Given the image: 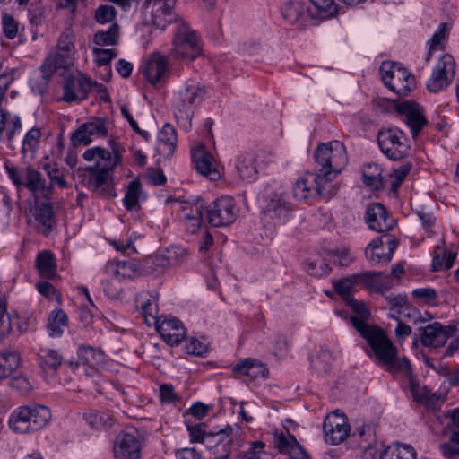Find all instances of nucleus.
<instances>
[{
	"mask_svg": "<svg viewBox=\"0 0 459 459\" xmlns=\"http://www.w3.org/2000/svg\"><path fill=\"white\" fill-rule=\"evenodd\" d=\"M205 94L204 86L195 79H188L176 91L173 98L174 115L184 130L191 129L195 110L201 105Z\"/></svg>",
	"mask_w": 459,
	"mask_h": 459,
	"instance_id": "obj_1",
	"label": "nucleus"
},
{
	"mask_svg": "<svg viewBox=\"0 0 459 459\" xmlns=\"http://www.w3.org/2000/svg\"><path fill=\"white\" fill-rule=\"evenodd\" d=\"M353 326L367 341L380 363L391 362L397 350L385 333L378 326L368 325L356 316L351 318Z\"/></svg>",
	"mask_w": 459,
	"mask_h": 459,
	"instance_id": "obj_2",
	"label": "nucleus"
},
{
	"mask_svg": "<svg viewBox=\"0 0 459 459\" xmlns=\"http://www.w3.org/2000/svg\"><path fill=\"white\" fill-rule=\"evenodd\" d=\"M201 52L202 45L197 33L184 19L176 20L170 56L175 59L193 60L200 56Z\"/></svg>",
	"mask_w": 459,
	"mask_h": 459,
	"instance_id": "obj_3",
	"label": "nucleus"
},
{
	"mask_svg": "<svg viewBox=\"0 0 459 459\" xmlns=\"http://www.w3.org/2000/svg\"><path fill=\"white\" fill-rule=\"evenodd\" d=\"M75 52V35L71 28H66L43 63L54 73L59 69L67 70L74 65Z\"/></svg>",
	"mask_w": 459,
	"mask_h": 459,
	"instance_id": "obj_4",
	"label": "nucleus"
},
{
	"mask_svg": "<svg viewBox=\"0 0 459 459\" xmlns=\"http://www.w3.org/2000/svg\"><path fill=\"white\" fill-rule=\"evenodd\" d=\"M314 156L317 169H325L326 175L341 173L348 162L345 146L340 141L320 144Z\"/></svg>",
	"mask_w": 459,
	"mask_h": 459,
	"instance_id": "obj_5",
	"label": "nucleus"
},
{
	"mask_svg": "<svg viewBox=\"0 0 459 459\" xmlns=\"http://www.w3.org/2000/svg\"><path fill=\"white\" fill-rule=\"evenodd\" d=\"M377 143L383 154L392 160H399L409 155L411 143L398 127L382 128L377 134Z\"/></svg>",
	"mask_w": 459,
	"mask_h": 459,
	"instance_id": "obj_6",
	"label": "nucleus"
},
{
	"mask_svg": "<svg viewBox=\"0 0 459 459\" xmlns=\"http://www.w3.org/2000/svg\"><path fill=\"white\" fill-rule=\"evenodd\" d=\"M380 74L384 84L399 96H407L416 86L412 74L393 62H383Z\"/></svg>",
	"mask_w": 459,
	"mask_h": 459,
	"instance_id": "obj_7",
	"label": "nucleus"
},
{
	"mask_svg": "<svg viewBox=\"0 0 459 459\" xmlns=\"http://www.w3.org/2000/svg\"><path fill=\"white\" fill-rule=\"evenodd\" d=\"M206 220L213 227H225L236 221L237 211L232 197L221 196L204 208Z\"/></svg>",
	"mask_w": 459,
	"mask_h": 459,
	"instance_id": "obj_8",
	"label": "nucleus"
},
{
	"mask_svg": "<svg viewBox=\"0 0 459 459\" xmlns=\"http://www.w3.org/2000/svg\"><path fill=\"white\" fill-rule=\"evenodd\" d=\"M458 329L455 325H445L435 321L420 328V342L429 351L444 347L448 339L456 335Z\"/></svg>",
	"mask_w": 459,
	"mask_h": 459,
	"instance_id": "obj_9",
	"label": "nucleus"
},
{
	"mask_svg": "<svg viewBox=\"0 0 459 459\" xmlns=\"http://www.w3.org/2000/svg\"><path fill=\"white\" fill-rule=\"evenodd\" d=\"M177 0H144L143 8L145 16L150 15V22L156 28L164 30L169 23L174 22L178 17L173 13Z\"/></svg>",
	"mask_w": 459,
	"mask_h": 459,
	"instance_id": "obj_10",
	"label": "nucleus"
},
{
	"mask_svg": "<svg viewBox=\"0 0 459 459\" xmlns=\"http://www.w3.org/2000/svg\"><path fill=\"white\" fill-rule=\"evenodd\" d=\"M455 75V61L449 54L443 55L433 68L430 78L427 82V89L430 92H438L447 88Z\"/></svg>",
	"mask_w": 459,
	"mask_h": 459,
	"instance_id": "obj_11",
	"label": "nucleus"
},
{
	"mask_svg": "<svg viewBox=\"0 0 459 459\" xmlns=\"http://www.w3.org/2000/svg\"><path fill=\"white\" fill-rule=\"evenodd\" d=\"M30 212L34 219L38 232L48 236L55 230V213L53 205L48 200H42L39 195H35L33 203L30 204Z\"/></svg>",
	"mask_w": 459,
	"mask_h": 459,
	"instance_id": "obj_12",
	"label": "nucleus"
},
{
	"mask_svg": "<svg viewBox=\"0 0 459 459\" xmlns=\"http://www.w3.org/2000/svg\"><path fill=\"white\" fill-rule=\"evenodd\" d=\"M240 433V428L238 424H227L223 428L210 430L208 437L205 438L206 447L209 450L215 449L214 455L220 453L231 454V445L234 438L238 437Z\"/></svg>",
	"mask_w": 459,
	"mask_h": 459,
	"instance_id": "obj_13",
	"label": "nucleus"
},
{
	"mask_svg": "<svg viewBox=\"0 0 459 459\" xmlns=\"http://www.w3.org/2000/svg\"><path fill=\"white\" fill-rule=\"evenodd\" d=\"M323 428L325 440L331 445L342 443L351 432L347 417L340 413L338 410L325 417Z\"/></svg>",
	"mask_w": 459,
	"mask_h": 459,
	"instance_id": "obj_14",
	"label": "nucleus"
},
{
	"mask_svg": "<svg viewBox=\"0 0 459 459\" xmlns=\"http://www.w3.org/2000/svg\"><path fill=\"white\" fill-rule=\"evenodd\" d=\"M89 177L87 179V187L99 196H114L113 176L112 172L100 169V163L98 161L94 166L87 169Z\"/></svg>",
	"mask_w": 459,
	"mask_h": 459,
	"instance_id": "obj_15",
	"label": "nucleus"
},
{
	"mask_svg": "<svg viewBox=\"0 0 459 459\" xmlns=\"http://www.w3.org/2000/svg\"><path fill=\"white\" fill-rule=\"evenodd\" d=\"M143 445L139 437L122 432L117 436L113 445L114 459H141Z\"/></svg>",
	"mask_w": 459,
	"mask_h": 459,
	"instance_id": "obj_16",
	"label": "nucleus"
},
{
	"mask_svg": "<svg viewBox=\"0 0 459 459\" xmlns=\"http://www.w3.org/2000/svg\"><path fill=\"white\" fill-rule=\"evenodd\" d=\"M107 134V119L93 117L79 126L72 135V142L74 145H89L93 138L105 137Z\"/></svg>",
	"mask_w": 459,
	"mask_h": 459,
	"instance_id": "obj_17",
	"label": "nucleus"
},
{
	"mask_svg": "<svg viewBox=\"0 0 459 459\" xmlns=\"http://www.w3.org/2000/svg\"><path fill=\"white\" fill-rule=\"evenodd\" d=\"M273 444L280 453L288 455L289 459H312L306 449L289 430H275Z\"/></svg>",
	"mask_w": 459,
	"mask_h": 459,
	"instance_id": "obj_18",
	"label": "nucleus"
},
{
	"mask_svg": "<svg viewBox=\"0 0 459 459\" xmlns=\"http://www.w3.org/2000/svg\"><path fill=\"white\" fill-rule=\"evenodd\" d=\"M395 110L404 116L405 123L411 129L412 137L416 138L427 124L420 105L413 100H402L395 104Z\"/></svg>",
	"mask_w": 459,
	"mask_h": 459,
	"instance_id": "obj_19",
	"label": "nucleus"
},
{
	"mask_svg": "<svg viewBox=\"0 0 459 459\" xmlns=\"http://www.w3.org/2000/svg\"><path fill=\"white\" fill-rule=\"evenodd\" d=\"M192 159L196 170L201 175L212 181H217L221 178L217 161L204 145H199L192 151Z\"/></svg>",
	"mask_w": 459,
	"mask_h": 459,
	"instance_id": "obj_20",
	"label": "nucleus"
},
{
	"mask_svg": "<svg viewBox=\"0 0 459 459\" xmlns=\"http://www.w3.org/2000/svg\"><path fill=\"white\" fill-rule=\"evenodd\" d=\"M143 74L152 85L165 82L169 76L167 57L160 53H154L145 62Z\"/></svg>",
	"mask_w": 459,
	"mask_h": 459,
	"instance_id": "obj_21",
	"label": "nucleus"
},
{
	"mask_svg": "<svg viewBox=\"0 0 459 459\" xmlns=\"http://www.w3.org/2000/svg\"><path fill=\"white\" fill-rule=\"evenodd\" d=\"M91 91V80L80 74L78 76H68L64 85V95L62 100L65 102L82 101L88 97Z\"/></svg>",
	"mask_w": 459,
	"mask_h": 459,
	"instance_id": "obj_22",
	"label": "nucleus"
},
{
	"mask_svg": "<svg viewBox=\"0 0 459 459\" xmlns=\"http://www.w3.org/2000/svg\"><path fill=\"white\" fill-rule=\"evenodd\" d=\"M366 222L372 230L379 233L391 230L395 223L394 219L380 203H373L368 207Z\"/></svg>",
	"mask_w": 459,
	"mask_h": 459,
	"instance_id": "obj_23",
	"label": "nucleus"
},
{
	"mask_svg": "<svg viewBox=\"0 0 459 459\" xmlns=\"http://www.w3.org/2000/svg\"><path fill=\"white\" fill-rule=\"evenodd\" d=\"M204 202L200 198L182 208L180 221L187 232L195 234L200 230L204 223Z\"/></svg>",
	"mask_w": 459,
	"mask_h": 459,
	"instance_id": "obj_24",
	"label": "nucleus"
},
{
	"mask_svg": "<svg viewBox=\"0 0 459 459\" xmlns=\"http://www.w3.org/2000/svg\"><path fill=\"white\" fill-rule=\"evenodd\" d=\"M156 330L161 338L170 345H178L186 336V329L176 317H165L157 325Z\"/></svg>",
	"mask_w": 459,
	"mask_h": 459,
	"instance_id": "obj_25",
	"label": "nucleus"
},
{
	"mask_svg": "<svg viewBox=\"0 0 459 459\" xmlns=\"http://www.w3.org/2000/svg\"><path fill=\"white\" fill-rule=\"evenodd\" d=\"M357 278L360 283L368 290L375 293H380L391 290L394 286L393 281L388 275L382 273H375L370 271L358 273Z\"/></svg>",
	"mask_w": 459,
	"mask_h": 459,
	"instance_id": "obj_26",
	"label": "nucleus"
},
{
	"mask_svg": "<svg viewBox=\"0 0 459 459\" xmlns=\"http://www.w3.org/2000/svg\"><path fill=\"white\" fill-rule=\"evenodd\" d=\"M22 186L33 193V197L42 194L46 199L51 195V186H48L46 179L42 174L32 167H27L24 169V182Z\"/></svg>",
	"mask_w": 459,
	"mask_h": 459,
	"instance_id": "obj_27",
	"label": "nucleus"
},
{
	"mask_svg": "<svg viewBox=\"0 0 459 459\" xmlns=\"http://www.w3.org/2000/svg\"><path fill=\"white\" fill-rule=\"evenodd\" d=\"M38 360L42 373L53 377L63 362V356L57 350L41 348L38 353Z\"/></svg>",
	"mask_w": 459,
	"mask_h": 459,
	"instance_id": "obj_28",
	"label": "nucleus"
},
{
	"mask_svg": "<svg viewBox=\"0 0 459 459\" xmlns=\"http://www.w3.org/2000/svg\"><path fill=\"white\" fill-rule=\"evenodd\" d=\"M232 371L235 377L246 376L250 379L265 377L268 374V369L263 363L252 359H245L238 362L234 365Z\"/></svg>",
	"mask_w": 459,
	"mask_h": 459,
	"instance_id": "obj_29",
	"label": "nucleus"
},
{
	"mask_svg": "<svg viewBox=\"0 0 459 459\" xmlns=\"http://www.w3.org/2000/svg\"><path fill=\"white\" fill-rule=\"evenodd\" d=\"M106 271L117 280L132 279L139 273L137 264L131 260H111L106 264Z\"/></svg>",
	"mask_w": 459,
	"mask_h": 459,
	"instance_id": "obj_30",
	"label": "nucleus"
},
{
	"mask_svg": "<svg viewBox=\"0 0 459 459\" xmlns=\"http://www.w3.org/2000/svg\"><path fill=\"white\" fill-rule=\"evenodd\" d=\"M325 169H317L314 173L316 196L329 200L337 194L338 187L332 181L338 174L326 175Z\"/></svg>",
	"mask_w": 459,
	"mask_h": 459,
	"instance_id": "obj_31",
	"label": "nucleus"
},
{
	"mask_svg": "<svg viewBox=\"0 0 459 459\" xmlns=\"http://www.w3.org/2000/svg\"><path fill=\"white\" fill-rule=\"evenodd\" d=\"M355 436L363 437L368 436V442L361 443V449L363 451V459H382L381 448L377 447V438L369 426L359 427L355 430Z\"/></svg>",
	"mask_w": 459,
	"mask_h": 459,
	"instance_id": "obj_32",
	"label": "nucleus"
},
{
	"mask_svg": "<svg viewBox=\"0 0 459 459\" xmlns=\"http://www.w3.org/2000/svg\"><path fill=\"white\" fill-rule=\"evenodd\" d=\"M383 169L376 164L369 163L362 169L363 182L372 190H379L387 186L386 175H383Z\"/></svg>",
	"mask_w": 459,
	"mask_h": 459,
	"instance_id": "obj_33",
	"label": "nucleus"
},
{
	"mask_svg": "<svg viewBox=\"0 0 459 459\" xmlns=\"http://www.w3.org/2000/svg\"><path fill=\"white\" fill-rule=\"evenodd\" d=\"M21 358L13 347H5L0 351V380L7 378L18 368Z\"/></svg>",
	"mask_w": 459,
	"mask_h": 459,
	"instance_id": "obj_34",
	"label": "nucleus"
},
{
	"mask_svg": "<svg viewBox=\"0 0 459 459\" xmlns=\"http://www.w3.org/2000/svg\"><path fill=\"white\" fill-rule=\"evenodd\" d=\"M293 196L299 201H307L316 197L314 173L307 172L299 178L292 188Z\"/></svg>",
	"mask_w": 459,
	"mask_h": 459,
	"instance_id": "obj_35",
	"label": "nucleus"
},
{
	"mask_svg": "<svg viewBox=\"0 0 459 459\" xmlns=\"http://www.w3.org/2000/svg\"><path fill=\"white\" fill-rule=\"evenodd\" d=\"M383 238L384 237H380L373 239L365 248V256L372 265L385 264L391 261V254L383 250Z\"/></svg>",
	"mask_w": 459,
	"mask_h": 459,
	"instance_id": "obj_36",
	"label": "nucleus"
},
{
	"mask_svg": "<svg viewBox=\"0 0 459 459\" xmlns=\"http://www.w3.org/2000/svg\"><path fill=\"white\" fill-rule=\"evenodd\" d=\"M68 316L62 309L56 308L51 311L48 318L47 330L50 337H60L68 328Z\"/></svg>",
	"mask_w": 459,
	"mask_h": 459,
	"instance_id": "obj_37",
	"label": "nucleus"
},
{
	"mask_svg": "<svg viewBox=\"0 0 459 459\" xmlns=\"http://www.w3.org/2000/svg\"><path fill=\"white\" fill-rule=\"evenodd\" d=\"M42 133L37 126L31 127L23 135L21 143V154L23 158H33L37 152Z\"/></svg>",
	"mask_w": 459,
	"mask_h": 459,
	"instance_id": "obj_38",
	"label": "nucleus"
},
{
	"mask_svg": "<svg viewBox=\"0 0 459 459\" xmlns=\"http://www.w3.org/2000/svg\"><path fill=\"white\" fill-rule=\"evenodd\" d=\"M236 169L241 179L247 182L255 180L257 169L254 154H241L236 159Z\"/></svg>",
	"mask_w": 459,
	"mask_h": 459,
	"instance_id": "obj_39",
	"label": "nucleus"
},
{
	"mask_svg": "<svg viewBox=\"0 0 459 459\" xmlns=\"http://www.w3.org/2000/svg\"><path fill=\"white\" fill-rule=\"evenodd\" d=\"M307 7L301 0H289L281 6V15L290 24L302 21L307 13Z\"/></svg>",
	"mask_w": 459,
	"mask_h": 459,
	"instance_id": "obj_40",
	"label": "nucleus"
},
{
	"mask_svg": "<svg viewBox=\"0 0 459 459\" xmlns=\"http://www.w3.org/2000/svg\"><path fill=\"white\" fill-rule=\"evenodd\" d=\"M77 355L80 361L88 366L90 368L95 370L99 369L105 363L104 353L98 349L90 345L80 346L77 351Z\"/></svg>",
	"mask_w": 459,
	"mask_h": 459,
	"instance_id": "obj_41",
	"label": "nucleus"
},
{
	"mask_svg": "<svg viewBox=\"0 0 459 459\" xmlns=\"http://www.w3.org/2000/svg\"><path fill=\"white\" fill-rule=\"evenodd\" d=\"M54 74L55 73L42 63L40 67L30 74V85L31 90L39 94L45 93Z\"/></svg>",
	"mask_w": 459,
	"mask_h": 459,
	"instance_id": "obj_42",
	"label": "nucleus"
},
{
	"mask_svg": "<svg viewBox=\"0 0 459 459\" xmlns=\"http://www.w3.org/2000/svg\"><path fill=\"white\" fill-rule=\"evenodd\" d=\"M35 266L43 278L54 279L56 275V259L50 251L39 253L35 260Z\"/></svg>",
	"mask_w": 459,
	"mask_h": 459,
	"instance_id": "obj_43",
	"label": "nucleus"
},
{
	"mask_svg": "<svg viewBox=\"0 0 459 459\" xmlns=\"http://www.w3.org/2000/svg\"><path fill=\"white\" fill-rule=\"evenodd\" d=\"M357 275L358 273H353L352 275L341 280L333 281V290L345 302L351 300V299L353 298V292L360 288V283Z\"/></svg>",
	"mask_w": 459,
	"mask_h": 459,
	"instance_id": "obj_44",
	"label": "nucleus"
},
{
	"mask_svg": "<svg viewBox=\"0 0 459 459\" xmlns=\"http://www.w3.org/2000/svg\"><path fill=\"white\" fill-rule=\"evenodd\" d=\"M42 169L49 179L50 184L48 186H51V190L55 185L62 189L68 186V183L65 179L68 171L65 167H61L56 162H48L42 165Z\"/></svg>",
	"mask_w": 459,
	"mask_h": 459,
	"instance_id": "obj_45",
	"label": "nucleus"
},
{
	"mask_svg": "<svg viewBox=\"0 0 459 459\" xmlns=\"http://www.w3.org/2000/svg\"><path fill=\"white\" fill-rule=\"evenodd\" d=\"M29 405L20 406L15 409L9 417V426L16 433H29L30 424L28 423Z\"/></svg>",
	"mask_w": 459,
	"mask_h": 459,
	"instance_id": "obj_46",
	"label": "nucleus"
},
{
	"mask_svg": "<svg viewBox=\"0 0 459 459\" xmlns=\"http://www.w3.org/2000/svg\"><path fill=\"white\" fill-rule=\"evenodd\" d=\"M112 152L107 151L101 148L100 161H103L104 165L100 164V169L113 171L119 164L122 163V152L124 149L119 143L112 142L111 144Z\"/></svg>",
	"mask_w": 459,
	"mask_h": 459,
	"instance_id": "obj_47",
	"label": "nucleus"
},
{
	"mask_svg": "<svg viewBox=\"0 0 459 459\" xmlns=\"http://www.w3.org/2000/svg\"><path fill=\"white\" fill-rule=\"evenodd\" d=\"M17 314L7 312L5 295L0 290V336H5L13 330L14 321L18 320Z\"/></svg>",
	"mask_w": 459,
	"mask_h": 459,
	"instance_id": "obj_48",
	"label": "nucleus"
},
{
	"mask_svg": "<svg viewBox=\"0 0 459 459\" xmlns=\"http://www.w3.org/2000/svg\"><path fill=\"white\" fill-rule=\"evenodd\" d=\"M290 212V205L281 196L272 197L266 206V212L272 219L284 221Z\"/></svg>",
	"mask_w": 459,
	"mask_h": 459,
	"instance_id": "obj_49",
	"label": "nucleus"
},
{
	"mask_svg": "<svg viewBox=\"0 0 459 459\" xmlns=\"http://www.w3.org/2000/svg\"><path fill=\"white\" fill-rule=\"evenodd\" d=\"M82 418L91 429H96L110 426L112 422V415L109 411H99L91 409L83 412Z\"/></svg>",
	"mask_w": 459,
	"mask_h": 459,
	"instance_id": "obj_50",
	"label": "nucleus"
},
{
	"mask_svg": "<svg viewBox=\"0 0 459 459\" xmlns=\"http://www.w3.org/2000/svg\"><path fill=\"white\" fill-rule=\"evenodd\" d=\"M382 459H416V452L411 445L396 444L383 451Z\"/></svg>",
	"mask_w": 459,
	"mask_h": 459,
	"instance_id": "obj_51",
	"label": "nucleus"
},
{
	"mask_svg": "<svg viewBox=\"0 0 459 459\" xmlns=\"http://www.w3.org/2000/svg\"><path fill=\"white\" fill-rule=\"evenodd\" d=\"M22 127V119L18 115L11 117L8 126L4 133V141L6 147L12 152L16 150V138L21 134Z\"/></svg>",
	"mask_w": 459,
	"mask_h": 459,
	"instance_id": "obj_52",
	"label": "nucleus"
},
{
	"mask_svg": "<svg viewBox=\"0 0 459 459\" xmlns=\"http://www.w3.org/2000/svg\"><path fill=\"white\" fill-rule=\"evenodd\" d=\"M157 296L150 295L142 304L141 311L144 317V321L149 326H155L160 323V319L158 318V305L155 303Z\"/></svg>",
	"mask_w": 459,
	"mask_h": 459,
	"instance_id": "obj_53",
	"label": "nucleus"
},
{
	"mask_svg": "<svg viewBox=\"0 0 459 459\" xmlns=\"http://www.w3.org/2000/svg\"><path fill=\"white\" fill-rule=\"evenodd\" d=\"M455 253L446 252L445 249L437 247L434 251L432 267L436 272L450 269L455 260Z\"/></svg>",
	"mask_w": 459,
	"mask_h": 459,
	"instance_id": "obj_54",
	"label": "nucleus"
},
{
	"mask_svg": "<svg viewBox=\"0 0 459 459\" xmlns=\"http://www.w3.org/2000/svg\"><path fill=\"white\" fill-rule=\"evenodd\" d=\"M142 195V186L139 179L132 180L126 188L125 197L123 199L124 205L129 211L134 209Z\"/></svg>",
	"mask_w": 459,
	"mask_h": 459,
	"instance_id": "obj_55",
	"label": "nucleus"
},
{
	"mask_svg": "<svg viewBox=\"0 0 459 459\" xmlns=\"http://www.w3.org/2000/svg\"><path fill=\"white\" fill-rule=\"evenodd\" d=\"M118 39V26L113 23L109 26L108 30L98 31L94 35L93 41L97 46H112L117 43Z\"/></svg>",
	"mask_w": 459,
	"mask_h": 459,
	"instance_id": "obj_56",
	"label": "nucleus"
},
{
	"mask_svg": "<svg viewBox=\"0 0 459 459\" xmlns=\"http://www.w3.org/2000/svg\"><path fill=\"white\" fill-rule=\"evenodd\" d=\"M449 28V24L446 22L439 25L437 31L433 34L429 41V51L426 56V61L429 60L433 51L442 48V43L448 35Z\"/></svg>",
	"mask_w": 459,
	"mask_h": 459,
	"instance_id": "obj_57",
	"label": "nucleus"
},
{
	"mask_svg": "<svg viewBox=\"0 0 459 459\" xmlns=\"http://www.w3.org/2000/svg\"><path fill=\"white\" fill-rule=\"evenodd\" d=\"M411 169L410 164H403L387 175V186H390L392 192L395 193L398 190Z\"/></svg>",
	"mask_w": 459,
	"mask_h": 459,
	"instance_id": "obj_58",
	"label": "nucleus"
},
{
	"mask_svg": "<svg viewBox=\"0 0 459 459\" xmlns=\"http://www.w3.org/2000/svg\"><path fill=\"white\" fill-rule=\"evenodd\" d=\"M186 427L189 434L191 443H201L206 446L205 438L208 437L209 431L206 429L205 424H193L189 420H186Z\"/></svg>",
	"mask_w": 459,
	"mask_h": 459,
	"instance_id": "obj_59",
	"label": "nucleus"
},
{
	"mask_svg": "<svg viewBox=\"0 0 459 459\" xmlns=\"http://www.w3.org/2000/svg\"><path fill=\"white\" fill-rule=\"evenodd\" d=\"M158 139L168 148L169 152H173L177 143V134L174 126L169 123L165 124L159 132Z\"/></svg>",
	"mask_w": 459,
	"mask_h": 459,
	"instance_id": "obj_60",
	"label": "nucleus"
},
{
	"mask_svg": "<svg viewBox=\"0 0 459 459\" xmlns=\"http://www.w3.org/2000/svg\"><path fill=\"white\" fill-rule=\"evenodd\" d=\"M31 410L34 416V429H43L45 428L51 419L50 410L43 405H32Z\"/></svg>",
	"mask_w": 459,
	"mask_h": 459,
	"instance_id": "obj_61",
	"label": "nucleus"
},
{
	"mask_svg": "<svg viewBox=\"0 0 459 459\" xmlns=\"http://www.w3.org/2000/svg\"><path fill=\"white\" fill-rule=\"evenodd\" d=\"M411 295L417 302L428 305H435L437 299L436 290L430 287L414 289Z\"/></svg>",
	"mask_w": 459,
	"mask_h": 459,
	"instance_id": "obj_62",
	"label": "nucleus"
},
{
	"mask_svg": "<svg viewBox=\"0 0 459 459\" xmlns=\"http://www.w3.org/2000/svg\"><path fill=\"white\" fill-rule=\"evenodd\" d=\"M329 255L341 267L349 266L354 260V256L347 247L333 249L329 251Z\"/></svg>",
	"mask_w": 459,
	"mask_h": 459,
	"instance_id": "obj_63",
	"label": "nucleus"
},
{
	"mask_svg": "<svg viewBox=\"0 0 459 459\" xmlns=\"http://www.w3.org/2000/svg\"><path fill=\"white\" fill-rule=\"evenodd\" d=\"M307 272L315 277H323L329 273L331 267L323 260L309 261L305 264Z\"/></svg>",
	"mask_w": 459,
	"mask_h": 459,
	"instance_id": "obj_64",
	"label": "nucleus"
}]
</instances>
